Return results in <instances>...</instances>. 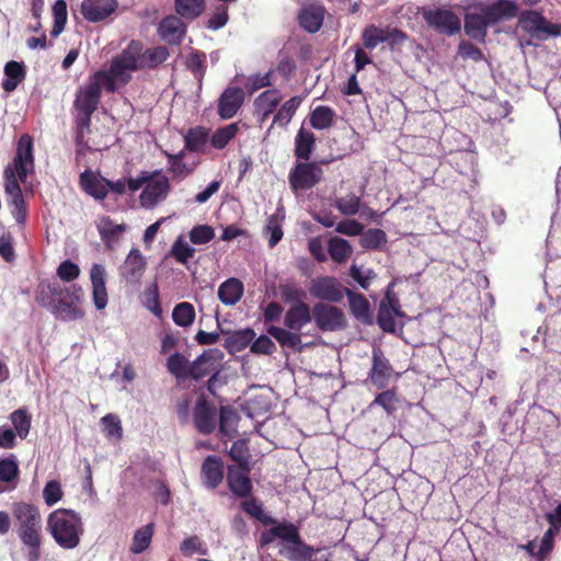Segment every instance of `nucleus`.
Returning <instances> with one entry per match:
<instances>
[{
	"label": "nucleus",
	"mask_w": 561,
	"mask_h": 561,
	"mask_svg": "<svg viewBox=\"0 0 561 561\" xmlns=\"http://www.w3.org/2000/svg\"><path fill=\"white\" fill-rule=\"evenodd\" d=\"M34 171L33 141L27 134L21 136L12 165L4 170V191L11 214L19 225H24L27 217L26 204L18 178L25 182Z\"/></svg>",
	"instance_id": "1"
},
{
	"label": "nucleus",
	"mask_w": 561,
	"mask_h": 561,
	"mask_svg": "<svg viewBox=\"0 0 561 561\" xmlns=\"http://www.w3.org/2000/svg\"><path fill=\"white\" fill-rule=\"evenodd\" d=\"M167 57L168 51L164 47L144 50L142 45L134 41L113 59V72L122 84H126L130 80V72L144 67H153L167 60Z\"/></svg>",
	"instance_id": "2"
},
{
	"label": "nucleus",
	"mask_w": 561,
	"mask_h": 561,
	"mask_svg": "<svg viewBox=\"0 0 561 561\" xmlns=\"http://www.w3.org/2000/svg\"><path fill=\"white\" fill-rule=\"evenodd\" d=\"M121 85H123L122 82L114 76L113 62L108 71L95 72L77 93L75 105L82 115L80 124L82 126L89 125L90 117L100 102L102 88H105L108 92H114Z\"/></svg>",
	"instance_id": "3"
},
{
	"label": "nucleus",
	"mask_w": 561,
	"mask_h": 561,
	"mask_svg": "<svg viewBox=\"0 0 561 561\" xmlns=\"http://www.w3.org/2000/svg\"><path fill=\"white\" fill-rule=\"evenodd\" d=\"M312 318V311L307 304L291 305L284 316L285 328L273 325L267 329V333L283 347L301 350L302 330Z\"/></svg>",
	"instance_id": "4"
},
{
	"label": "nucleus",
	"mask_w": 561,
	"mask_h": 561,
	"mask_svg": "<svg viewBox=\"0 0 561 561\" xmlns=\"http://www.w3.org/2000/svg\"><path fill=\"white\" fill-rule=\"evenodd\" d=\"M47 530L59 547L73 549L83 534L82 518L72 510H55L47 517Z\"/></svg>",
	"instance_id": "5"
},
{
	"label": "nucleus",
	"mask_w": 561,
	"mask_h": 561,
	"mask_svg": "<svg viewBox=\"0 0 561 561\" xmlns=\"http://www.w3.org/2000/svg\"><path fill=\"white\" fill-rule=\"evenodd\" d=\"M127 186L131 192L142 187L139 202L142 207L148 209L164 201L170 191L169 179L161 172H141L137 178L129 179Z\"/></svg>",
	"instance_id": "6"
},
{
	"label": "nucleus",
	"mask_w": 561,
	"mask_h": 561,
	"mask_svg": "<svg viewBox=\"0 0 561 561\" xmlns=\"http://www.w3.org/2000/svg\"><path fill=\"white\" fill-rule=\"evenodd\" d=\"M51 299L48 306L53 313L62 321H73L83 317V311L79 307L83 291L80 287L72 285L61 288L57 283L48 286Z\"/></svg>",
	"instance_id": "7"
},
{
	"label": "nucleus",
	"mask_w": 561,
	"mask_h": 561,
	"mask_svg": "<svg viewBox=\"0 0 561 561\" xmlns=\"http://www.w3.org/2000/svg\"><path fill=\"white\" fill-rule=\"evenodd\" d=\"M18 526V535L23 543H37L41 538L42 515L39 510L28 503H16L12 508Z\"/></svg>",
	"instance_id": "8"
},
{
	"label": "nucleus",
	"mask_w": 561,
	"mask_h": 561,
	"mask_svg": "<svg viewBox=\"0 0 561 561\" xmlns=\"http://www.w3.org/2000/svg\"><path fill=\"white\" fill-rule=\"evenodd\" d=\"M518 26L537 39L554 37L561 32V25L550 23L539 12L534 10L525 11L519 15Z\"/></svg>",
	"instance_id": "9"
},
{
	"label": "nucleus",
	"mask_w": 561,
	"mask_h": 561,
	"mask_svg": "<svg viewBox=\"0 0 561 561\" xmlns=\"http://www.w3.org/2000/svg\"><path fill=\"white\" fill-rule=\"evenodd\" d=\"M425 22L437 32L446 35H455L461 28L460 19L449 9H425L422 11Z\"/></svg>",
	"instance_id": "10"
},
{
	"label": "nucleus",
	"mask_w": 561,
	"mask_h": 561,
	"mask_svg": "<svg viewBox=\"0 0 561 561\" xmlns=\"http://www.w3.org/2000/svg\"><path fill=\"white\" fill-rule=\"evenodd\" d=\"M322 168L317 163L300 162L289 174V184L294 191H305L314 186L322 178Z\"/></svg>",
	"instance_id": "11"
},
{
	"label": "nucleus",
	"mask_w": 561,
	"mask_h": 561,
	"mask_svg": "<svg viewBox=\"0 0 561 561\" xmlns=\"http://www.w3.org/2000/svg\"><path fill=\"white\" fill-rule=\"evenodd\" d=\"M312 316L322 331H336L345 327L343 312L334 306L317 304L312 309Z\"/></svg>",
	"instance_id": "12"
},
{
	"label": "nucleus",
	"mask_w": 561,
	"mask_h": 561,
	"mask_svg": "<svg viewBox=\"0 0 561 561\" xmlns=\"http://www.w3.org/2000/svg\"><path fill=\"white\" fill-rule=\"evenodd\" d=\"M309 293L317 299L337 302L343 298V286L336 278L323 276L310 282Z\"/></svg>",
	"instance_id": "13"
},
{
	"label": "nucleus",
	"mask_w": 561,
	"mask_h": 561,
	"mask_svg": "<svg viewBox=\"0 0 561 561\" xmlns=\"http://www.w3.org/2000/svg\"><path fill=\"white\" fill-rule=\"evenodd\" d=\"M472 8L484 13L490 24L514 18L518 12L516 2L512 0H495L490 4L478 3Z\"/></svg>",
	"instance_id": "14"
},
{
	"label": "nucleus",
	"mask_w": 561,
	"mask_h": 561,
	"mask_svg": "<svg viewBox=\"0 0 561 561\" xmlns=\"http://www.w3.org/2000/svg\"><path fill=\"white\" fill-rule=\"evenodd\" d=\"M116 8V0H83L81 13L90 22H100L110 16Z\"/></svg>",
	"instance_id": "15"
},
{
	"label": "nucleus",
	"mask_w": 561,
	"mask_h": 561,
	"mask_svg": "<svg viewBox=\"0 0 561 561\" xmlns=\"http://www.w3.org/2000/svg\"><path fill=\"white\" fill-rule=\"evenodd\" d=\"M146 260L138 249H131L119 267L121 276L128 283L138 282L144 275Z\"/></svg>",
	"instance_id": "16"
},
{
	"label": "nucleus",
	"mask_w": 561,
	"mask_h": 561,
	"mask_svg": "<svg viewBox=\"0 0 561 561\" xmlns=\"http://www.w3.org/2000/svg\"><path fill=\"white\" fill-rule=\"evenodd\" d=\"M283 95L279 90H266L254 100L255 115L263 123L279 105Z\"/></svg>",
	"instance_id": "17"
},
{
	"label": "nucleus",
	"mask_w": 561,
	"mask_h": 561,
	"mask_svg": "<svg viewBox=\"0 0 561 561\" xmlns=\"http://www.w3.org/2000/svg\"><path fill=\"white\" fill-rule=\"evenodd\" d=\"M93 288V301L96 309L102 310L107 305V291L105 287V268L101 264H93L90 271Z\"/></svg>",
	"instance_id": "18"
},
{
	"label": "nucleus",
	"mask_w": 561,
	"mask_h": 561,
	"mask_svg": "<svg viewBox=\"0 0 561 561\" xmlns=\"http://www.w3.org/2000/svg\"><path fill=\"white\" fill-rule=\"evenodd\" d=\"M243 102V91L240 88H228L220 96L218 113L221 118L228 119L236 115Z\"/></svg>",
	"instance_id": "19"
},
{
	"label": "nucleus",
	"mask_w": 561,
	"mask_h": 561,
	"mask_svg": "<svg viewBox=\"0 0 561 561\" xmlns=\"http://www.w3.org/2000/svg\"><path fill=\"white\" fill-rule=\"evenodd\" d=\"M248 467H229L227 481L230 490L238 496L250 494L252 484L248 477Z\"/></svg>",
	"instance_id": "20"
},
{
	"label": "nucleus",
	"mask_w": 561,
	"mask_h": 561,
	"mask_svg": "<svg viewBox=\"0 0 561 561\" xmlns=\"http://www.w3.org/2000/svg\"><path fill=\"white\" fill-rule=\"evenodd\" d=\"M392 369L389 362L385 358L380 348L373 350V367L370 371V379L378 388L387 385Z\"/></svg>",
	"instance_id": "21"
},
{
	"label": "nucleus",
	"mask_w": 561,
	"mask_h": 561,
	"mask_svg": "<svg viewBox=\"0 0 561 561\" xmlns=\"http://www.w3.org/2000/svg\"><path fill=\"white\" fill-rule=\"evenodd\" d=\"M397 298L388 290L385 299L380 302L378 312V323L385 331H393L394 316H400Z\"/></svg>",
	"instance_id": "22"
},
{
	"label": "nucleus",
	"mask_w": 561,
	"mask_h": 561,
	"mask_svg": "<svg viewBox=\"0 0 561 561\" xmlns=\"http://www.w3.org/2000/svg\"><path fill=\"white\" fill-rule=\"evenodd\" d=\"M19 463L15 456L0 458V493L13 490L19 477Z\"/></svg>",
	"instance_id": "23"
},
{
	"label": "nucleus",
	"mask_w": 561,
	"mask_h": 561,
	"mask_svg": "<svg viewBox=\"0 0 561 561\" xmlns=\"http://www.w3.org/2000/svg\"><path fill=\"white\" fill-rule=\"evenodd\" d=\"M194 423L197 430L208 434L215 428V410L205 400L201 399L194 409Z\"/></svg>",
	"instance_id": "24"
},
{
	"label": "nucleus",
	"mask_w": 561,
	"mask_h": 561,
	"mask_svg": "<svg viewBox=\"0 0 561 561\" xmlns=\"http://www.w3.org/2000/svg\"><path fill=\"white\" fill-rule=\"evenodd\" d=\"M468 12L465 15V31L466 34L477 41H483L486 35L488 26L491 25L484 13Z\"/></svg>",
	"instance_id": "25"
},
{
	"label": "nucleus",
	"mask_w": 561,
	"mask_h": 561,
	"mask_svg": "<svg viewBox=\"0 0 561 561\" xmlns=\"http://www.w3.org/2000/svg\"><path fill=\"white\" fill-rule=\"evenodd\" d=\"M185 33V26L181 20L174 15L167 16L159 25V34L163 41L169 44H176Z\"/></svg>",
	"instance_id": "26"
},
{
	"label": "nucleus",
	"mask_w": 561,
	"mask_h": 561,
	"mask_svg": "<svg viewBox=\"0 0 561 561\" xmlns=\"http://www.w3.org/2000/svg\"><path fill=\"white\" fill-rule=\"evenodd\" d=\"M80 183L83 190L96 199H103L107 195L110 182L98 178L91 171H84L80 175Z\"/></svg>",
	"instance_id": "27"
},
{
	"label": "nucleus",
	"mask_w": 561,
	"mask_h": 561,
	"mask_svg": "<svg viewBox=\"0 0 561 561\" xmlns=\"http://www.w3.org/2000/svg\"><path fill=\"white\" fill-rule=\"evenodd\" d=\"M224 478L222 463L214 456H208L202 466V479L209 489H215Z\"/></svg>",
	"instance_id": "28"
},
{
	"label": "nucleus",
	"mask_w": 561,
	"mask_h": 561,
	"mask_svg": "<svg viewBox=\"0 0 561 561\" xmlns=\"http://www.w3.org/2000/svg\"><path fill=\"white\" fill-rule=\"evenodd\" d=\"M243 284L240 279L231 277L220 284L218 299L226 306H234L243 295Z\"/></svg>",
	"instance_id": "29"
},
{
	"label": "nucleus",
	"mask_w": 561,
	"mask_h": 561,
	"mask_svg": "<svg viewBox=\"0 0 561 561\" xmlns=\"http://www.w3.org/2000/svg\"><path fill=\"white\" fill-rule=\"evenodd\" d=\"M324 9L319 5H310L304 8L300 15L299 21L300 25L308 32L314 33L317 32L323 22Z\"/></svg>",
	"instance_id": "30"
},
{
	"label": "nucleus",
	"mask_w": 561,
	"mask_h": 561,
	"mask_svg": "<svg viewBox=\"0 0 561 561\" xmlns=\"http://www.w3.org/2000/svg\"><path fill=\"white\" fill-rule=\"evenodd\" d=\"M280 553L291 561H305L311 559L313 549L305 545L298 536L295 540L286 543L280 549Z\"/></svg>",
	"instance_id": "31"
},
{
	"label": "nucleus",
	"mask_w": 561,
	"mask_h": 561,
	"mask_svg": "<svg viewBox=\"0 0 561 561\" xmlns=\"http://www.w3.org/2000/svg\"><path fill=\"white\" fill-rule=\"evenodd\" d=\"M5 79L2 82V88L7 92H12L16 89L25 78V70L22 64L18 61H9L4 67Z\"/></svg>",
	"instance_id": "32"
},
{
	"label": "nucleus",
	"mask_w": 561,
	"mask_h": 561,
	"mask_svg": "<svg viewBox=\"0 0 561 561\" xmlns=\"http://www.w3.org/2000/svg\"><path fill=\"white\" fill-rule=\"evenodd\" d=\"M328 251L334 262L342 264L351 257L353 248L347 240L333 237L329 240Z\"/></svg>",
	"instance_id": "33"
},
{
	"label": "nucleus",
	"mask_w": 561,
	"mask_h": 561,
	"mask_svg": "<svg viewBox=\"0 0 561 561\" xmlns=\"http://www.w3.org/2000/svg\"><path fill=\"white\" fill-rule=\"evenodd\" d=\"M302 103L301 96H293L282 104L273 118V124L285 127L289 124L296 111Z\"/></svg>",
	"instance_id": "34"
},
{
	"label": "nucleus",
	"mask_w": 561,
	"mask_h": 561,
	"mask_svg": "<svg viewBox=\"0 0 561 561\" xmlns=\"http://www.w3.org/2000/svg\"><path fill=\"white\" fill-rule=\"evenodd\" d=\"M102 431L110 440L119 442L123 437V426L118 415L108 413L101 419Z\"/></svg>",
	"instance_id": "35"
},
{
	"label": "nucleus",
	"mask_w": 561,
	"mask_h": 561,
	"mask_svg": "<svg viewBox=\"0 0 561 561\" xmlns=\"http://www.w3.org/2000/svg\"><path fill=\"white\" fill-rule=\"evenodd\" d=\"M153 535L152 524H148L137 529L133 537L130 551L135 554L144 552L150 545Z\"/></svg>",
	"instance_id": "36"
},
{
	"label": "nucleus",
	"mask_w": 561,
	"mask_h": 561,
	"mask_svg": "<svg viewBox=\"0 0 561 561\" xmlns=\"http://www.w3.org/2000/svg\"><path fill=\"white\" fill-rule=\"evenodd\" d=\"M334 111L329 106H317L310 114V125L314 129L329 128L334 119Z\"/></svg>",
	"instance_id": "37"
},
{
	"label": "nucleus",
	"mask_w": 561,
	"mask_h": 561,
	"mask_svg": "<svg viewBox=\"0 0 561 561\" xmlns=\"http://www.w3.org/2000/svg\"><path fill=\"white\" fill-rule=\"evenodd\" d=\"M175 9L182 18L193 20L202 14L205 2L204 0H176Z\"/></svg>",
	"instance_id": "38"
},
{
	"label": "nucleus",
	"mask_w": 561,
	"mask_h": 561,
	"mask_svg": "<svg viewBox=\"0 0 561 561\" xmlns=\"http://www.w3.org/2000/svg\"><path fill=\"white\" fill-rule=\"evenodd\" d=\"M314 135L301 128L296 137V154L300 159L308 160L314 147Z\"/></svg>",
	"instance_id": "39"
},
{
	"label": "nucleus",
	"mask_w": 561,
	"mask_h": 561,
	"mask_svg": "<svg viewBox=\"0 0 561 561\" xmlns=\"http://www.w3.org/2000/svg\"><path fill=\"white\" fill-rule=\"evenodd\" d=\"M10 420L14 427L15 434L20 438L24 439L30 433L31 415L27 413L26 410L19 409L10 414Z\"/></svg>",
	"instance_id": "40"
},
{
	"label": "nucleus",
	"mask_w": 561,
	"mask_h": 561,
	"mask_svg": "<svg viewBox=\"0 0 561 561\" xmlns=\"http://www.w3.org/2000/svg\"><path fill=\"white\" fill-rule=\"evenodd\" d=\"M350 308L353 314L363 322L370 321L369 304L367 299L359 294H348Z\"/></svg>",
	"instance_id": "41"
},
{
	"label": "nucleus",
	"mask_w": 561,
	"mask_h": 561,
	"mask_svg": "<svg viewBox=\"0 0 561 561\" xmlns=\"http://www.w3.org/2000/svg\"><path fill=\"white\" fill-rule=\"evenodd\" d=\"M172 319L179 327H188L194 322L195 309L190 302L178 304L172 311Z\"/></svg>",
	"instance_id": "42"
},
{
	"label": "nucleus",
	"mask_w": 561,
	"mask_h": 561,
	"mask_svg": "<svg viewBox=\"0 0 561 561\" xmlns=\"http://www.w3.org/2000/svg\"><path fill=\"white\" fill-rule=\"evenodd\" d=\"M280 299L286 304H305V290L294 283L282 284L278 287Z\"/></svg>",
	"instance_id": "43"
},
{
	"label": "nucleus",
	"mask_w": 561,
	"mask_h": 561,
	"mask_svg": "<svg viewBox=\"0 0 561 561\" xmlns=\"http://www.w3.org/2000/svg\"><path fill=\"white\" fill-rule=\"evenodd\" d=\"M239 127L237 124H229L217 129L211 136L210 142L217 149H222L236 136Z\"/></svg>",
	"instance_id": "44"
},
{
	"label": "nucleus",
	"mask_w": 561,
	"mask_h": 561,
	"mask_svg": "<svg viewBox=\"0 0 561 561\" xmlns=\"http://www.w3.org/2000/svg\"><path fill=\"white\" fill-rule=\"evenodd\" d=\"M363 41L366 48L374 49L380 43L388 42L389 36L386 34L383 28L370 25L363 32Z\"/></svg>",
	"instance_id": "45"
},
{
	"label": "nucleus",
	"mask_w": 561,
	"mask_h": 561,
	"mask_svg": "<svg viewBox=\"0 0 561 561\" xmlns=\"http://www.w3.org/2000/svg\"><path fill=\"white\" fill-rule=\"evenodd\" d=\"M335 207L344 216H353L359 211L360 198L354 194H347L343 197L336 198Z\"/></svg>",
	"instance_id": "46"
},
{
	"label": "nucleus",
	"mask_w": 561,
	"mask_h": 561,
	"mask_svg": "<svg viewBox=\"0 0 561 561\" xmlns=\"http://www.w3.org/2000/svg\"><path fill=\"white\" fill-rule=\"evenodd\" d=\"M54 27L51 30L53 36H58L65 27L67 22V4L65 0H57L53 7Z\"/></svg>",
	"instance_id": "47"
},
{
	"label": "nucleus",
	"mask_w": 561,
	"mask_h": 561,
	"mask_svg": "<svg viewBox=\"0 0 561 561\" xmlns=\"http://www.w3.org/2000/svg\"><path fill=\"white\" fill-rule=\"evenodd\" d=\"M386 233L380 229H368L360 237V244L365 249H377L386 243Z\"/></svg>",
	"instance_id": "48"
},
{
	"label": "nucleus",
	"mask_w": 561,
	"mask_h": 561,
	"mask_svg": "<svg viewBox=\"0 0 561 561\" xmlns=\"http://www.w3.org/2000/svg\"><path fill=\"white\" fill-rule=\"evenodd\" d=\"M172 255L180 263H186L195 253V249L192 248L183 237H179L173 243L171 249Z\"/></svg>",
	"instance_id": "49"
},
{
	"label": "nucleus",
	"mask_w": 561,
	"mask_h": 561,
	"mask_svg": "<svg viewBox=\"0 0 561 561\" xmlns=\"http://www.w3.org/2000/svg\"><path fill=\"white\" fill-rule=\"evenodd\" d=\"M64 491L61 484L57 480H50L46 483L43 490V497L48 506L55 505L62 499Z\"/></svg>",
	"instance_id": "50"
},
{
	"label": "nucleus",
	"mask_w": 561,
	"mask_h": 561,
	"mask_svg": "<svg viewBox=\"0 0 561 561\" xmlns=\"http://www.w3.org/2000/svg\"><path fill=\"white\" fill-rule=\"evenodd\" d=\"M180 551L186 557H191L194 553L205 556L207 554V547L197 536H191L182 541Z\"/></svg>",
	"instance_id": "51"
},
{
	"label": "nucleus",
	"mask_w": 561,
	"mask_h": 561,
	"mask_svg": "<svg viewBox=\"0 0 561 561\" xmlns=\"http://www.w3.org/2000/svg\"><path fill=\"white\" fill-rule=\"evenodd\" d=\"M270 534H272V537L282 539L285 545L299 536L298 529L293 524H277L270 528Z\"/></svg>",
	"instance_id": "52"
},
{
	"label": "nucleus",
	"mask_w": 561,
	"mask_h": 561,
	"mask_svg": "<svg viewBox=\"0 0 561 561\" xmlns=\"http://www.w3.org/2000/svg\"><path fill=\"white\" fill-rule=\"evenodd\" d=\"M229 455L239 463L238 467H248L250 454L244 439L234 442L230 448Z\"/></svg>",
	"instance_id": "53"
},
{
	"label": "nucleus",
	"mask_w": 561,
	"mask_h": 561,
	"mask_svg": "<svg viewBox=\"0 0 561 561\" xmlns=\"http://www.w3.org/2000/svg\"><path fill=\"white\" fill-rule=\"evenodd\" d=\"M265 232L270 233L268 245L271 248L275 247L283 237V230L280 227L279 219L276 215L271 216L267 220Z\"/></svg>",
	"instance_id": "54"
},
{
	"label": "nucleus",
	"mask_w": 561,
	"mask_h": 561,
	"mask_svg": "<svg viewBox=\"0 0 561 561\" xmlns=\"http://www.w3.org/2000/svg\"><path fill=\"white\" fill-rule=\"evenodd\" d=\"M214 236V229L207 225L196 226L190 232V239L195 244L207 243Z\"/></svg>",
	"instance_id": "55"
},
{
	"label": "nucleus",
	"mask_w": 561,
	"mask_h": 561,
	"mask_svg": "<svg viewBox=\"0 0 561 561\" xmlns=\"http://www.w3.org/2000/svg\"><path fill=\"white\" fill-rule=\"evenodd\" d=\"M238 414L230 408L220 409V431L226 435H232L233 426L238 420Z\"/></svg>",
	"instance_id": "56"
},
{
	"label": "nucleus",
	"mask_w": 561,
	"mask_h": 561,
	"mask_svg": "<svg viewBox=\"0 0 561 561\" xmlns=\"http://www.w3.org/2000/svg\"><path fill=\"white\" fill-rule=\"evenodd\" d=\"M207 141V134L202 128L192 129L186 136V146L190 150L199 151Z\"/></svg>",
	"instance_id": "57"
},
{
	"label": "nucleus",
	"mask_w": 561,
	"mask_h": 561,
	"mask_svg": "<svg viewBox=\"0 0 561 561\" xmlns=\"http://www.w3.org/2000/svg\"><path fill=\"white\" fill-rule=\"evenodd\" d=\"M145 306L148 310H150L153 314H161V307L159 304V294L157 285L149 286L145 291Z\"/></svg>",
	"instance_id": "58"
},
{
	"label": "nucleus",
	"mask_w": 561,
	"mask_h": 561,
	"mask_svg": "<svg viewBox=\"0 0 561 561\" xmlns=\"http://www.w3.org/2000/svg\"><path fill=\"white\" fill-rule=\"evenodd\" d=\"M80 274V270L77 264L67 260L64 261L57 268V275L61 280L71 282L76 279Z\"/></svg>",
	"instance_id": "59"
},
{
	"label": "nucleus",
	"mask_w": 561,
	"mask_h": 561,
	"mask_svg": "<svg viewBox=\"0 0 561 561\" xmlns=\"http://www.w3.org/2000/svg\"><path fill=\"white\" fill-rule=\"evenodd\" d=\"M274 342L266 335H261L251 345V352L255 354L270 355L275 351Z\"/></svg>",
	"instance_id": "60"
},
{
	"label": "nucleus",
	"mask_w": 561,
	"mask_h": 561,
	"mask_svg": "<svg viewBox=\"0 0 561 561\" xmlns=\"http://www.w3.org/2000/svg\"><path fill=\"white\" fill-rule=\"evenodd\" d=\"M363 225H360L358 221L348 219L340 221L336 227L335 231L345 236H358L363 231Z\"/></svg>",
	"instance_id": "61"
},
{
	"label": "nucleus",
	"mask_w": 561,
	"mask_h": 561,
	"mask_svg": "<svg viewBox=\"0 0 561 561\" xmlns=\"http://www.w3.org/2000/svg\"><path fill=\"white\" fill-rule=\"evenodd\" d=\"M186 364L185 357L180 354L170 356L167 363L169 371L175 376H181L184 373Z\"/></svg>",
	"instance_id": "62"
},
{
	"label": "nucleus",
	"mask_w": 561,
	"mask_h": 561,
	"mask_svg": "<svg viewBox=\"0 0 561 561\" xmlns=\"http://www.w3.org/2000/svg\"><path fill=\"white\" fill-rule=\"evenodd\" d=\"M396 402L397 397L392 390L381 392L374 400V403L381 405L388 413L394 410Z\"/></svg>",
	"instance_id": "63"
},
{
	"label": "nucleus",
	"mask_w": 561,
	"mask_h": 561,
	"mask_svg": "<svg viewBox=\"0 0 561 561\" xmlns=\"http://www.w3.org/2000/svg\"><path fill=\"white\" fill-rule=\"evenodd\" d=\"M558 533H559V528H557L556 526H552V525H550L549 529L545 533L542 540H541L540 549H539V553L541 554V557L546 556L547 553H549L551 551L553 538Z\"/></svg>",
	"instance_id": "64"
}]
</instances>
